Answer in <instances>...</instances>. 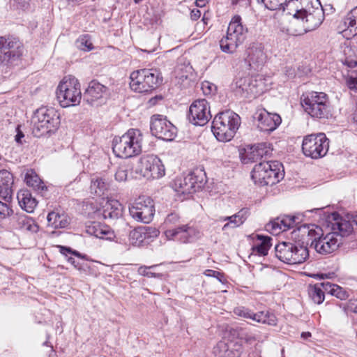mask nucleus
Here are the masks:
<instances>
[{"mask_svg":"<svg viewBox=\"0 0 357 357\" xmlns=\"http://www.w3.org/2000/svg\"><path fill=\"white\" fill-rule=\"evenodd\" d=\"M24 137V134L22 131L20 130L19 128H17V133L15 136V141L18 143L21 142V138Z\"/></svg>","mask_w":357,"mask_h":357,"instance_id":"obj_62","label":"nucleus"},{"mask_svg":"<svg viewBox=\"0 0 357 357\" xmlns=\"http://www.w3.org/2000/svg\"><path fill=\"white\" fill-rule=\"evenodd\" d=\"M340 244H342L341 238L338 237L335 232H329L316 238L311 245L318 253L328 255L335 251Z\"/></svg>","mask_w":357,"mask_h":357,"instance_id":"obj_18","label":"nucleus"},{"mask_svg":"<svg viewBox=\"0 0 357 357\" xmlns=\"http://www.w3.org/2000/svg\"><path fill=\"white\" fill-rule=\"evenodd\" d=\"M257 238L260 241V243L253 248L254 251L261 256L266 255L271 246V241L272 238L263 235H257Z\"/></svg>","mask_w":357,"mask_h":357,"instance_id":"obj_40","label":"nucleus"},{"mask_svg":"<svg viewBox=\"0 0 357 357\" xmlns=\"http://www.w3.org/2000/svg\"><path fill=\"white\" fill-rule=\"evenodd\" d=\"M143 137L137 129H130L121 137H115L112 149L116 156L122 158H131L142 152Z\"/></svg>","mask_w":357,"mask_h":357,"instance_id":"obj_2","label":"nucleus"},{"mask_svg":"<svg viewBox=\"0 0 357 357\" xmlns=\"http://www.w3.org/2000/svg\"><path fill=\"white\" fill-rule=\"evenodd\" d=\"M238 335L241 340H244L248 344H252L257 340L255 335L251 333L245 332L243 330H241V332L238 333Z\"/></svg>","mask_w":357,"mask_h":357,"instance_id":"obj_53","label":"nucleus"},{"mask_svg":"<svg viewBox=\"0 0 357 357\" xmlns=\"http://www.w3.org/2000/svg\"><path fill=\"white\" fill-rule=\"evenodd\" d=\"M24 181L27 185L33 188L36 191L43 192L47 190V187L43 181L39 178L38 174L31 169L26 172Z\"/></svg>","mask_w":357,"mask_h":357,"instance_id":"obj_39","label":"nucleus"},{"mask_svg":"<svg viewBox=\"0 0 357 357\" xmlns=\"http://www.w3.org/2000/svg\"><path fill=\"white\" fill-rule=\"evenodd\" d=\"M122 205L116 200H111L104 206L102 215L105 219L117 220L122 215Z\"/></svg>","mask_w":357,"mask_h":357,"instance_id":"obj_33","label":"nucleus"},{"mask_svg":"<svg viewBox=\"0 0 357 357\" xmlns=\"http://www.w3.org/2000/svg\"><path fill=\"white\" fill-rule=\"evenodd\" d=\"M110 182L104 177L94 176L91 180L90 192L98 196L105 195L109 190Z\"/></svg>","mask_w":357,"mask_h":357,"instance_id":"obj_32","label":"nucleus"},{"mask_svg":"<svg viewBox=\"0 0 357 357\" xmlns=\"http://www.w3.org/2000/svg\"><path fill=\"white\" fill-rule=\"evenodd\" d=\"M16 222V228L23 231L36 233L38 230V226L36 222L25 214H17L14 217Z\"/></svg>","mask_w":357,"mask_h":357,"instance_id":"obj_31","label":"nucleus"},{"mask_svg":"<svg viewBox=\"0 0 357 357\" xmlns=\"http://www.w3.org/2000/svg\"><path fill=\"white\" fill-rule=\"evenodd\" d=\"M56 95L62 107L79 105L82 93L78 79L72 75L64 77L57 86Z\"/></svg>","mask_w":357,"mask_h":357,"instance_id":"obj_7","label":"nucleus"},{"mask_svg":"<svg viewBox=\"0 0 357 357\" xmlns=\"http://www.w3.org/2000/svg\"><path fill=\"white\" fill-rule=\"evenodd\" d=\"M249 78L250 76L240 77L236 79L234 91L236 96H244L248 95V86H249Z\"/></svg>","mask_w":357,"mask_h":357,"instance_id":"obj_42","label":"nucleus"},{"mask_svg":"<svg viewBox=\"0 0 357 357\" xmlns=\"http://www.w3.org/2000/svg\"><path fill=\"white\" fill-rule=\"evenodd\" d=\"M273 149L271 144L268 143H260L251 146L245 153L243 162H257L263 157H267L271 155Z\"/></svg>","mask_w":357,"mask_h":357,"instance_id":"obj_26","label":"nucleus"},{"mask_svg":"<svg viewBox=\"0 0 357 357\" xmlns=\"http://www.w3.org/2000/svg\"><path fill=\"white\" fill-rule=\"evenodd\" d=\"M211 118L210 107L205 99H199L194 101L190 108L188 119L195 126H203L206 124Z\"/></svg>","mask_w":357,"mask_h":357,"instance_id":"obj_16","label":"nucleus"},{"mask_svg":"<svg viewBox=\"0 0 357 357\" xmlns=\"http://www.w3.org/2000/svg\"><path fill=\"white\" fill-rule=\"evenodd\" d=\"M201 16V12L199 9H192L190 12V18L192 20H198Z\"/></svg>","mask_w":357,"mask_h":357,"instance_id":"obj_59","label":"nucleus"},{"mask_svg":"<svg viewBox=\"0 0 357 357\" xmlns=\"http://www.w3.org/2000/svg\"><path fill=\"white\" fill-rule=\"evenodd\" d=\"M74 266V267L75 268H77V270L80 271H86V268H85V266L82 264H81L79 262L77 261L75 259V264H73Z\"/></svg>","mask_w":357,"mask_h":357,"instance_id":"obj_61","label":"nucleus"},{"mask_svg":"<svg viewBox=\"0 0 357 357\" xmlns=\"http://www.w3.org/2000/svg\"><path fill=\"white\" fill-rule=\"evenodd\" d=\"M294 22V19L290 22V26L289 27H285L284 26H279V30L280 32L289 35V36H301L303 35L302 31L298 26V24L292 25Z\"/></svg>","mask_w":357,"mask_h":357,"instance_id":"obj_47","label":"nucleus"},{"mask_svg":"<svg viewBox=\"0 0 357 357\" xmlns=\"http://www.w3.org/2000/svg\"><path fill=\"white\" fill-rule=\"evenodd\" d=\"M47 219L48 225L54 229L65 228L70 223L67 215L65 213H59L56 211L49 213Z\"/></svg>","mask_w":357,"mask_h":357,"instance_id":"obj_35","label":"nucleus"},{"mask_svg":"<svg viewBox=\"0 0 357 357\" xmlns=\"http://www.w3.org/2000/svg\"><path fill=\"white\" fill-rule=\"evenodd\" d=\"M342 33L347 39L357 35V7L352 9L340 25Z\"/></svg>","mask_w":357,"mask_h":357,"instance_id":"obj_27","label":"nucleus"},{"mask_svg":"<svg viewBox=\"0 0 357 357\" xmlns=\"http://www.w3.org/2000/svg\"><path fill=\"white\" fill-rule=\"evenodd\" d=\"M287 6L294 7L295 13L293 14L294 22L292 25H296L299 22L300 17L309 13L312 12L315 8L321 6L319 0H290Z\"/></svg>","mask_w":357,"mask_h":357,"instance_id":"obj_22","label":"nucleus"},{"mask_svg":"<svg viewBox=\"0 0 357 357\" xmlns=\"http://www.w3.org/2000/svg\"><path fill=\"white\" fill-rule=\"evenodd\" d=\"M167 240L176 241L181 243H192L201 237V232L197 229L188 225L168 229L165 231Z\"/></svg>","mask_w":357,"mask_h":357,"instance_id":"obj_17","label":"nucleus"},{"mask_svg":"<svg viewBox=\"0 0 357 357\" xmlns=\"http://www.w3.org/2000/svg\"><path fill=\"white\" fill-rule=\"evenodd\" d=\"M158 230L150 227H138L130 232V243L135 246H141L148 243L153 237H157Z\"/></svg>","mask_w":357,"mask_h":357,"instance_id":"obj_25","label":"nucleus"},{"mask_svg":"<svg viewBox=\"0 0 357 357\" xmlns=\"http://www.w3.org/2000/svg\"><path fill=\"white\" fill-rule=\"evenodd\" d=\"M13 213V211L10 208L8 204L0 201V218H5L7 216L11 215Z\"/></svg>","mask_w":357,"mask_h":357,"instance_id":"obj_52","label":"nucleus"},{"mask_svg":"<svg viewBox=\"0 0 357 357\" xmlns=\"http://www.w3.org/2000/svg\"><path fill=\"white\" fill-rule=\"evenodd\" d=\"M13 176L10 172L3 169L0 171V198L6 203L12 199Z\"/></svg>","mask_w":357,"mask_h":357,"instance_id":"obj_28","label":"nucleus"},{"mask_svg":"<svg viewBox=\"0 0 357 357\" xmlns=\"http://www.w3.org/2000/svg\"><path fill=\"white\" fill-rule=\"evenodd\" d=\"M319 284L321 285V288H322V291L324 293L327 292L332 295V292L336 284H332L329 282H319Z\"/></svg>","mask_w":357,"mask_h":357,"instance_id":"obj_58","label":"nucleus"},{"mask_svg":"<svg viewBox=\"0 0 357 357\" xmlns=\"http://www.w3.org/2000/svg\"><path fill=\"white\" fill-rule=\"evenodd\" d=\"M188 181L193 185L195 192L200 190L206 181L205 172L202 169H196L187 175Z\"/></svg>","mask_w":357,"mask_h":357,"instance_id":"obj_37","label":"nucleus"},{"mask_svg":"<svg viewBox=\"0 0 357 357\" xmlns=\"http://www.w3.org/2000/svg\"><path fill=\"white\" fill-rule=\"evenodd\" d=\"M307 291L310 298L313 301L314 303L321 304L324 301V293L319 283L313 285H309Z\"/></svg>","mask_w":357,"mask_h":357,"instance_id":"obj_41","label":"nucleus"},{"mask_svg":"<svg viewBox=\"0 0 357 357\" xmlns=\"http://www.w3.org/2000/svg\"><path fill=\"white\" fill-rule=\"evenodd\" d=\"M155 266V265L151 266H140L138 268V273L141 275L146 276L149 278H159L160 277V274L155 273L150 271V269L153 268Z\"/></svg>","mask_w":357,"mask_h":357,"instance_id":"obj_49","label":"nucleus"},{"mask_svg":"<svg viewBox=\"0 0 357 357\" xmlns=\"http://www.w3.org/2000/svg\"><path fill=\"white\" fill-rule=\"evenodd\" d=\"M231 3L233 5L241 3L243 6H248L250 3V0H232Z\"/></svg>","mask_w":357,"mask_h":357,"instance_id":"obj_60","label":"nucleus"},{"mask_svg":"<svg viewBox=\"0 0 357 357\" xmlns=\"http://www.w3.org/2000/svg\"><path fill=\"white\" fill-rule=\"evenodd\" d=\"M304 110L312 118L328 119L331 107L327 95L323 92L312 91L302 99Z\"/></svg>","mask_w":357,"mask_h":357,"instance_id":"obj_9","label":"nucleus"},{"mask_svg":"<svg viewBox=\"0 0 357 357\" xmlns=\"http://www.w3.org/2000/svg\"><path fill=\"white\" fill-rule=\"evenodd\" d=\"M231 347V344H228L224 341H220L216 347L214 348L215 351L214 352L217 354V351H219V354L221 352L227 353L229 351V349Z\"/></svg>","mask_w":357,"mask_h":357,"instance_id":"obj_57","label":"nucleus"},{"mask_svg":"<svg viewBox=\"0 0 357 357\" xmlns=\"http://www.w3.org/2000/svg\"><path fill=\"white\" fill-rule=\"evenodd\" d=\"M282 165L277 160L264 161L255 165L251 177L255 183L261 185H273L282 178Z\"/></svg>","mask_w":357,"mask_h":357,"instance_id":"obj_6","label":"nucleus"},{"mask_svg":"<svg viewBox=\"0 0 357 357\" xmlns=\"http://www.w3.org/2000/svg\"><path fill=\"white\" fill-rule=\"evenodd\" d=\"M86 232L99 238H107L110 233L107 227L98 222H89L86 225Z\"/></svg>","mask_w":357,"mask_h":357,"instance_id":"obj_34","label":"nucleus"},{"mask_svg":"<svg viewBox=\"0 0 357 357\" xmlns=\"http://www.w3.org/2000/svg\"><path fill=\"white\" fill-rule=\"evenodd\" d=\"M246 61L252 69L258 70L266 61V54L264 52V46L261 43H252L247 50Z\"/></svg>","mask_w":357,"mask_h":357,"instance_id":"obj_23","label":"nucleus"},{"mask_svg":"<svg viewBox=\"0 0 357 357\" xmlns=\"http://www.w3.org/2000/svg\"><path fill=\"white\" fill-rule=\"evenodd\" d=\"M242 352V349H241V345L238 346V348L236 349V354H234V356H230V357H238L240 356V354H241ZM227 356L229 357V354H227Z\"/></svg>","mask_w":357,"mask_h":357,"instance_id":"obj_64","label":"nucleus"},{"mask_svg":"<svg viewBox=\"0 0 357 357\" xmlns=\"http://www.w3.org/2000/svg\"><path fill=\"white\" fill-rule=\"evenodd\" d=\"M216 86L213 83L204 81L202 83V89L204 94H211L215 91Z\"/></svg>","mask_w":357,"mask_h":357,"instance_id":"obj_56","label":"nucleus"},{"mask_svg":"<svg viewBox=\"0 0 357 357\" xmlns=\"http://www.w3.org/2000/svg\"><path fill=\"white\" fill-rule=\"evenodd\" d=\"M172 188L179 195H188L195 192L193 185L188 181L187 176L176 178L172 183Z\"/></svg>","mask_w":357,"mask_h":357,"instance_id":"obj_36","label":"nucleus"},{"mask_svg":"<svg viewBox=\"0 0 357 357\" xmlns=\"http://www.w3.org/2000/svg\"><path fill=\"white\" fill-rule=\"evenodd\" d=\"M258 128L264 132H271L281 123V117L277 114L268 112L265 109L259 110L255 114Z\"/></svg>","mask_w":357,"mask_h":357,"instance_id":"obj_24","label":"nucleus"},{"mask_svg":"<svg viewBox=\"0 0 357 357\" xmlns=\"http://www.w3.org/2000/svg\"><path fill=\"white\" fill-rule=\"evenodd\" d=\"M18 203L21 208L27 213L33 212L37 206L38 202L29 190L26 189L20 190L17 195Z\"/></svg>","mask_w":357,"mask_h":357,"instance_id":"obj_30","label":"nucleus"},{"mask_svg":"<svg viewBox=\"0 0 357 357\" xmlns=\"http://www.w3.org/2000/svg\"><path fill=\"white\" fill-rule=\"evenodd\" d=\"M344 310L348 314L357 313V299H351L344 307Z\"/></svg>","mask_w":357,"mask_h":357,"instance_id":"obj_54","label":"nucleus"},{"mask_svg":"<svg viewBox=\"0 0 357 357\" xmlns=\"http://www.w3.org/2000/svg\"><path fill=\"white\" fill-rule=\"evenodd\" d=\"M299 218L296 215H284L278 217L271 222L272 229L275 232L284 231L294 227L298 222Z\"/></svg>","mask_w":357,"mask_h":357,"instance_id":"obj_29","label":"nucleus"},{"mask_svg":"<svg viewBox=\"0 0 357 357\" xmlns=\"http://www.w3.org/2000/svg\"><path fill=\"white\" fill-rule=\"evenodd\" d=\"M79 48L84 51H90L93 49V44L89 35L80 36L77 40Z\"/></svg>","mask_w":357,"mask_h":357,"instance_id":"obj_48","label":"nucleus"},{"mask_svg":"<svg viewBox=\"0 0 357 357\" xmlns=\"http://www.w3.org/2000/svg\"><path fill=\"white\" fill-rule=\"evenodd\" d=\"M32 133L36 137H40L55 132L60 125V115L53 107H40L38 109L32 119Z\"/></svg>","mask_w":357,"mask_h":357,"instance_id":"obj_3","label":"nucleus"},{"mask_svg":"<svg viewBox=\"0 0 357 357\" xmlns=\"http://www.w3.org/2000/svg\"><path fill=\"white\" fill-rule=\"evenodd\" d=\"M325 207L315 208L305 213H315L320 219L325 220L331 225L332 232H335L338 237L347 236L353 231L352 224L336 213H329L324 211Z\"/></svg>","mask_w":357,"mask_h":357,"instance_id":"obj_11","label":"nucleus"},{"mask_svg":"<svg viewBox=\"0 0 357 357\" xmlns=\"http://www.w3.org/2000/svg\"><path fill=\"white\" fill-rule=\"evenodd\" d=\"M109 95L108 89L102 84L93 80L89 82L84 94V99L91 105H98L105 101Z\"/></svg>","mask_w":357,"mask_h":357,"instance_id":"obj_19","label":"nucleus"},{"mask_svg":"<svg viewBox=\"0 0 357 357\" xmlns=\"http://www.w3.org/2000/svg\"><path fill=\"white\" fill-rule=\"evenodd\" d=\"M176 128L165 116L153 115L151 118V131L156 137L172 141L176 135Z\"/></svg>","mask_w":357,"mask_h":357,"instance_id":"obj_15","label":"nucleus"},{"mask_svg":"<svg viewBox=\"0 0 357 357\" xmlns=\"http://www.w3.org/2000/svg\"><path fill=\"white\" fill-rule=\"evenodd\" d=\"M0 47L4 65L11 64L18 60L23 53V45L16 38L0 37Z\"/></svg>","mask_w":357,"mask_h":357,"instance_id":"obj_14","label":"nucleus"},{"mask_svg":"<svg viewBox=\"0 0 357 357\" xmlns=\"http://www.w3.org/2000/svg\"><path fill=\"white\" fill-rule=\"evenodd\" d=\"M217 272L213 270L207 269L204 271V274L207 276H215Z\"/></svg>","mask_w":357,"mask_h":357,"instance_id":"obj_63","label":"nucleus"},{"mask_svg":"<svg viewBox=\"0 0 357 357\" xmlns=\"http://www.w3.org/2000/svg\"><path fill=\"white\" fill-rule=\"evenodd\" d=\"M287 0H257L259 3L262 4L265 8L270 10H284V4Z\"/></svg>","mask_w":357,"mask_h":357,"instance_id":"obj_44","label":"nucleus"},{"mask_svg":"<svg viewBox=\"0 0 357 357\" xmlns=\"http://www.w3.org/2000/svg\"><path fill=\"white\" fill-rule=\"evenodd\" d=\"M248 28L243 24L239 15L234 16L227 28V35L220 40V49L223 52L233 54L246 38Z\"/></svg>","mask_w":357,"mask_h":357,"instance_id":"obj_5","label":"nucleus"},{"mask_svg":"<svg viewBox=\"0 0 357 357\" xmlns=\"http://www.w3.org/2000/svg\"><path fill=\"white\" fill-rule=\"evenodd\" d=\"M129 212L136 221L149 223L155 214L153 201L149 197H139L129 207Z\"/></svg>","mask_w":357,"mask_h":357,"instance_id":"obj_13","label":"nucleus"},{"mask_svg":"<svg viewBox=\"0 0 357 357\" xmlns=\"http://www.w3.org/2000/svg\"><path fill=\"white\" fill-rule=\"evenodd\" d=\"M347 84L350 89L357 91V71H353L347 79Z\"/></svg>","mask_w":357,"mask_h":357,"instance_id":"obj_51","label":"nucleus"},{"mask_svg":"<svg viewBox=\"0 0 357 357\" xmlns=\"http://www.w3.org/2000/svg\"><path fill=\"white\" fill-rule=\"evenodd\" d=\"M329 141L324 133L310 135L304 137L302 150L305 155L312 159L324 157L328 152Z\"/></svg>","mask_w":357,"mask_h":357,"instance_id":"obj_12","label":"nucleus"},{"mask_svg":"<svg viewBox=\"0 0 357 357\" xmlns=\"http://www.w3.org/2000/svg\"><path fill=\"white\" fill-rule=\"evenodd\" d=\"M300 17L299 22H297L303 35L308 31H312L319 27L324 20V11L322 6L315 8L312 12L309 13Z\"/></svg>","mask_w":357,"mask_h":357,"instance_id":"obj_21","label":"nucleus"},{"mask_svg":"<svg viewBox=\"0 0 357 357\" xmlns=\"http://www.w3.org/2000/svg\"><path fill=\"white\" fill-rule=\"evenodd\" d=\"M332 295L341 300H344L348 297V294L347 291L337 284L335 285L333 291L332 292Z\"/></svg>","mask_w":357,"mask_h":357,"instance_id":"obj_55","label":"nucleus"},{"mask_svg":"<svg viewBox=\"0 0 357 357\" xmlns=\"http://www.w3.org/2000/svg\"><path fill=\"white\" fill-rule=\"evenodd\" d=\"M234 313L245 319H251L258 323L270 326H276L278 319L276 316L269 311H261L257 313L244 307H238L234 310Z\"/></svg>","mask_w":357,"mask_h":357,"instance_id":"obj_20","label":"nucleus"},{"mask_svg":"<svg viewBox=\"0 0 357 357\" xmlns=\"http://www.w3.org/2000/svg\"><path fill=\"white\" fill-rule=\"evenodd\" d=\"M130 79L131 89L138 93L151 92L162 82L160 73L153 68L135 70L130 74Z\"/></svg>","mask_w":357,"mask_h":357,"instance_id":"obj_4","label":"nucleus"},{"mask_svg":"<svg viewBox=\"0 0 357 357\" xmlns=\"http://www.w3.org/2000/svg\"><path fill=\"white\" fill-rule=\"evenodd\" d=\"M135 172L147 179H158L165 174V168L157 155H146L139 158Z\"/></svg>","mask_w":357,"mask_h":357,"instance_id":"obj_10","label":"nucleus"},{"mask_svg":"<svg viewBox=\"0 0 357 357\" xmlns=\"http://www.w3.org/2000/svg\"><path fill=\"white\" fill-rule=\"evenodd\" d=\"M241 126V118L231 110L219 112L212 122V132L218 141L229 142Z\"/></svg>","mask_w":357,"mask_h":357,"instance_id":"obj_1","label":"nucleus"},{"mask_svg":"<svg viewBox=\"0 0 357 357\" xmlns=\"http://www.w3.org/2000/svg\"><path fill=\"white\" fill-rule=\"evenodd\" d=\"M131 169V166L126 162L121 164L114 175L116 181L119 182L126 181L128 178V172Z\"/></svg>","mask_w":357,"mask_h":357,"instance_id":"obj_45","label":"nucleus"},{"mask_svg":"<svg viewBox=\"0 0 357 357\" xmlns=\"http://www.w3.org/2000/svg\"><path fill=\"white\" fill-rule=\"evenodd\" d=\"M248 215V211L246 209H242L238 211L237 213L231 215L227 216L224 218V220H228L229 222L226 223L222 229L225 230L228 227L236 228L241 225L247 219Z\"/></svg>","mask_w":357,"mask_h":357,"instance_id":"obj_38","label":"nucleus"},{"mask_svg":"<svg viewBox=\"0 0 357 357\" xmlns=\"http://www.w3.org/2000/svg\"><path fill=\"white\" fill-rule=\"evenodd\" d=\"M180 222V216L176 213H171L165 220V225L167 226L176 225Z\"/></svg>","mask_w":357,"mask_h":357,"instance_id":"obj_50","label":"nucleus"},{"mask_svg":"<svg viewBox=\"0 0 357 357\" xmlns=\"http://www.w3.org/2000/svg\"><path fill=\"white\" fill-rule=\"evenodd\" d=\"M275 256L281 261L290 264H300L309 257L306 246L291 242H281L275 247Z\"/></svg>","mask_w":357,"mask_h":357,"instance_id":"obj_8","label":"nucleus"},{"mask_svg":"<svg viewBox=\"0 0 357 357\" xmlns=\"http://www.w3.org/2000/svg\"><path fill=\"white\" fill-rule=\"evenodd\" d=\"M249 82L248 95L256 96L264 92V82L261 78L250 77Z\"/></svg>","mask_w":357,"mask_h":357,"instance_id":"obj_43","label":"nucleus"},{"mask_svg":"<svg viewBox=\"0 0 357 357\" xmlns=\"http://www.w3.org/2000/svg\"><path fill=\"white\" fill-rule=\"evenodd\" d=\"M59 248L60 249V252L66 257L67 261L72 265L75 264V259L71 255H74L79 258H83V257L79 252L76 250H73L70 248L61 245L59 246Z\"/></svg>","mask_w":357,"mask_h":357,"instance_id":"obj_46","label":"nucleus"}]
</instances>
